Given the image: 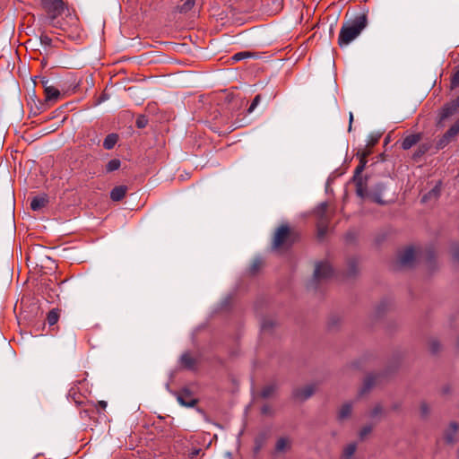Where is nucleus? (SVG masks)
I'll return each instance as SVG.
<instances>
[{
  "label": "nucleus",
  "mask_w": 459,
  "mask_h": 459,
  "mask_svg": "<svg viewBox=\"0 0 459 459\" xmlns=\"http://www.w3.org/2000/svg\"><path fill=\"white\" fill-rule=\"evenodd\" d=\"M260 101H261V96L258 94V95H256V96L254 98V100H253V101H252V103H251L250 107H249V108H248V109H247V112H248V113H252V112L255 110V108L258 106V104L260 103Z\"/></svg>",
  "instance_id": "obj_31"
},
{
  "label": "nucleus",
  "mask_w": 459,
  "mask_h": 459,
  "mask_svg": "<svg viewBox=\"0 0 459 459\" xmlns=\"http://www.w3.org/2000/svg\"><path fill=\"white\" fill-rule=\"evenodd\" d=\"M432 350L436 351L437 349L435 346H433Z\"/></svg>",
  "instance_id": "obj_49"
},
{
  "label": "nucleus",
  "mask_w": 459,
  "mask_h": 459,
  "mask_svg": "<svg viewBox=\"0 0 459 459\" xmlns=\"http://www.w3.org/2000/svg\"><path fill=\"white\" fill-rule=\"evenodd\" d=\"M261 449V444H257L255 447V453L257 454Z\"/></svg>",
  "instance_id": "obj_45"
},
{
  "label": "nucleus",
  "mask_w": 459,
  "mask_h": 459,
  "mask_svg": "<svg viewBox=\"0 0 459 459\" xmlns=\"http://www.w3.org/2000/svg\"><path fill=\"white\" fill-rule=\"evenodd\" d=\"M333 270L328 262H318L316 264L314 271V279L316 281H323L332 277Z\"/></svg>",
  "instance_id": "obj_5"
},
{
  "label": "nucleus",
  "mask_w": 459,
  "mask_h": 459,
  "mask_svg": "<svg viewBox=\"0 0 459 459\" xmlns=\"http://www.w3.org/2000/svg\"><path fill=\"white\" fill-rule=\"evenodd\" d=\"M42 5L51 19H56L65 10V4L62 0H42Z\"/></svg>",
  "instance_id": "obj_3"
},
{
  "label": "nucleus",
  "mask_w": 459,
  "mask_h": 459,
  "mask_svg": "<svg viewBox=\"0 0 459 459\" xmlns=\"http://www.w3.org/2000/svg\"><path fill=\"white\" fill-rule=\"evenodd\" d=\"M416 255L412 247H407L399 254L398 263L401 266L409 267L411 266Z\"/></svg>",
  "instance_id": "obj_8"
},
{
  "label": "nucleus",
  "mask_w": 459,
  "mask_h": 459,
  "mask_svg": "<svg viewBox=\"0 0 459 459\" xmlns=\"http://www.w3.org/2000/svg\"><path fill=\"white\" fill-rule=\"evenodd\" d=\"M48 81H42L44 85V91L46 95V100L49 101H56L60 97V91L54 86L48 85Z\"/></svg>",
  "instance_id": "obj_11"
},
{
  "label": "nucleus",
  "mask_w": 459,
  "mask_h": 459,
  "mask_svg": "<svg viewBox=\"0 0 459 459\" xmlns=\"http://www.w3.org/2000/svg\"><path fill=\"white\" fill-rule=\"evenodd\" d=\"M181 365L188 369L194 368L195 365V359L189 353H184L180 358Z\"/></svg>",
  "instance_id": "obj_19"
},
{
  "label": "nucleus",
  "mask_w": 459,
  "mask_h": 459,
  "mask_svg": "<svg viewBox=\"0 0 459 459\" xmlns=\"http://www.w3.org/2000/svg\"><path fill=\"white\" fill-rule=\"evenodd\" d=\"M252 53L250 52H238V53H236L233 56H232V59L235 60V61H240L242 59H245V58H247V57H250L252 56Z\"/></svg>",
  "instance_id": "obj_30"
},
{
  "label": "nucleus",
  "mask_w": 459,
  "mask_h": 459,
  "mask_svg": "<svg viewBox=\"0 0 459 459\" xmlns=\"http://www.w3.org/2000/svg\"><path fill=\"white\" fill-rule=\"evenodd\" d=\"M368 19L365 14H359L353 20L344 22L340 30L338 44L341 48L347 47L367 27Z\"/></svg>",
  "instance_id": "obj_1"
},
{
  "label": "nucleus",
  "mask_w": 459,
  "mask_h": 459,
  "mask_svg": "<svg viewBox=\"0 0 459 459\" xmlns=\"http://www.w3.org/2000/svg\"><path fill=\"white\" fill-rule=\"evenodd\" d=\"M430 148V143H421L419 145L417 151L413 154V158L416 160L417 158L424 155Z\"/></svg>",
  "instance_id": "obj_25"
},
{
  "label": "nucleus",
  "mask_w": 459,
  "mask_h": 459,
  "mask_svg": "<svg viewBox=\"0 0 459 459\" xmlns=\"http://www.w3.org/2000/svg\"><path fill=\"white\" fill-rule=\"evenodd\" d=\"M290 439L288 437H280L275 444L276 453H285L290 448Z\"/></svg>",
  "instance_id": "obj_16"
},
{
  "label": "nucleus",
  "mask_w": 459,
  "mask_h": 459,
  "mask_svg": "<svg viewBox=\"0 0 459 459\" xmlns=\"http://www.w3.org/2000/svg\"><path fill=\"white\" fill-rule=\"evenodd\" d=\"M98 404L102 409H105L107 407V402L105 401H100Z\"/></svg>",
  "instance_id": "obj_44"
},
{
  "label": "nucleus",
  "mask_w": 459,
  "mask_h": 459,
  "mask_svg": "<svg viewBox=\"0 0 459 459\" xmlns=\"http://www.w3.org/2000/svg\"><path fill=\"white\" fill-rule=\"evenodd\" d=\"M459 426L456 422H451L445 432V440L448 444H455L459 441L458 436Z\"/></svg>",
  "instance_id": "obj_10"
},
{
  "label": "nucleus",
  "mask_w": 459,
  "mask_h": 459,
  "mask_svg": "<svg viewBox=\"0 0 459 459\" xmlns=\"http://www.w3.org/2000/svg\"><path fill=\"white\" fill-rule=\"evenodd\" d=\"M454 255H455V258L459 259V253L455 252V253L454 254Z\"/></svg>",
  "instance_id": "obj_46"
},
{
  "label": "nucleus",
  "mask_w": 459,
  "mask_h": 459,
  "mask_svg": "<svg viewBox=\"0 0 459 459\" xmlns=\"http://www.w3.org/2000/svg\"><path fill=\"white\" fill-rule=\"evenodd\" d=\"M118 141V135L117 134H109L106 136L103 141V147L106 150H111L114 148Z\"/></svg>",
  "instance_id": "obj_18"
},
{
  "label": "nucleus",
  "mask_w": 459,
  "mask_h": 459,
  "mask_svg": "<svg viewBox=\"0 0 459 459\" xmlns=\"http://www.w3.org/2000/svg\"><path fill=\"white\" fill-rule=\"evenodd\" d=\"M379 136H372L370 140L368 142L367 147H372L378 142Z\"/></svg>",
  "instance_id": "obj_40"
},
{
  "label": "nucleus",
  "mask_w": 459,
  "mask_h": 459,
  "mask_svg": "<svg viewBox=\"0 0 459 459\" xmlns=\"http://www.w3.org/2000/svg\"><path fill=\"white\" fill-rule=\"evenodd\" d=\"M147 125V120L144 117H138L136 120V126L138 128H143Z\"/></svg>",
  "instance_id": "obj_37"
},
{
  "label": "nucleus",
  "mask_w": 459,
  "mask_h": 459,
  "mask_svg": "<svg viewBox=\"0 0 459 459\" xmlns=\"http://www.w3.org/2000/svg\"><path fill=\"white\" fill-rule=\"evenodd\" d=\"M420 412L423 417H426L429 412V408L426 403L420 404Z\"/></svg>",
  "instance_id": "obj_38"
},
{
  "label": "nucleus",
  "mask_w": 459,
  "mask_h": 459,
  "mask_svg": "<svg viewBox=\"0 0 459 459\" xmlns=\"http://www.w3.org/2000/svg\"><path fill=\"white\" fill-rule=\"evenodd\" d=\"M315 393V386L308 385L303 388H299L294 391V396L300 400H307Z\"/></svg>",
  "instance_id": "obj_13"
},
{
  "label": "nucleus",
  "mask_w": 459,
  "mask_h": 459,
  "mask_svg": "<svg viewBox=\"0 0 459 459\" xmlns=\"http://www.w3.org/2000/svg\"><path fill=\"white\" fill-rule=\"evenodd\" d=\"M269 411H270V408L267 405H264V406L262 407V413L263 414H267V413H269Z\"/></svg>",
  "instance_id": "obj_43"
},
{
  "label": "nucleus",
  "mask_w": 459,
  "mask_h": 459,
  "mask_svg": "<svg viewBox=\"0 0 459 459\" xmlns=\"http://www.w3.org/2000/svg\"><path fill=\"white\" fill-rule=\"evenodd\" d=\"M40 42L45 46H50L52 39L47 35L40 36Z\"/></svg>",
  "instance_id": "obj_39"
},
{
  "label": "nucleus",
  "mask_w": 459,
  "mask_h": 459,
  "mask_svg": "<svg viewBox=\"0 0 459 459\" xmlns=\"http://www.w3.org/2000/svg\"><path fill=\"white\" fill-rule=\"evenodd\" d=\"M370 149L369 147H366L362 151H359L358 152V155L359 156V160H367V157L370 154Z\"/></svg>",
  "instance_id": "obj_35"
},
{
  "label": "nucleus",
  "mask_w": 459,
  "mask_h": 459,
  "mask_svg": "<svg viewBox=\"0 0 459 459\" xmlns=\"http://www.w3.org/2000/svg\"><path fill=\"white\" fill-rule=\"evenodd\" d=\"M452 140L444 134L437 142L436 148L437 150L444 149Z\"/></svg>",
  "instance_id": "obj_27"
},
{
  "label": "nucleus",
  "mask_w": 459,
  "mask_h": 459,
  "mask_svg": "<svg viewBox=\"0 0 459 459\" xmlns=\"http://www.w3.org/2000/svg\"><path fill=\"white\" fill-rule=\"evenodd\" d=\"M451 140L455 139L459 134V118L445 133Z\"/></svg>",
  "instance_id": "obj_23"
},
{
  "label": "nucleus",
  "mask_w": 459,
  "mask_h": 459,
  "mask_svg": "<svg viewBox=\"0 0 459 459\" xmlns=\"http://www.w3.org/2000/svg\"><path fill=\"white\" fill-rule=\"evenodd\" d=\"M255 270H256V264H254L253 271H255Z\"/></svg>",
  "instance_id": "obj_47"
},
{
  "label": "nucleus",
  "mask_w": 459,
  "mask_h": 459,
  "mask_svg": "<svg viewBox=\"0 0 459 459\" xmlns=\"http://www.w3.org/2000/svg\"><path fill=\"white\" fill-rule=\"evenodd\" d=\"M273 326V322L272 320H269V319L263 320V322L261 324L262 331L269 330Z\"/></svg>",
  "instance_id": "obj_36"
},
{
  "label": "nucleus",
  "mask_w": 459,
  "mask_h": 459,
  "mask_svg": "<svg viewBox=\"0 0 459 459\" xmlns=\"http://www.w3.org/2000/svg\"><path fill=\"white\" fill-rule=\"evenodd\" d=\"M459 102H454L451 104L446 105L439 113V119L437 121L438 127H444V122L450 117H452L458 109Z\"/></svg>",
  "instance_id": "obj_7"
},
{
  "label": "nucleus",
  "mask_w": 459,
  "mask_h": 459,
  "mask_svg": "<svg viewBox=\"0 0 459 459\" xmlns=\"http://www.w3.org/2000/svg\"><path fill=\"white\" fill-rule=\"evenodd\" d=\"M327 204L322 203L316 210V215L319 217L317 221V234L319 238H323L328 230V219L325 216Z\"/></svg>",
  "instance_id": "obj_4"
},
{
  "label": "nucleus",
  "mask_w": 459,
  "mask_h": 459,
  "mask_svg": "<svg viewBox=\"0 0 459 459\" xmlns=\"http://www.w3.org/2000/svg\"><path fill=\"white\" fill-rule=\"evenodd\" d=\"M178 402L184 406L193 407L196 403V400L192 398L188 394L182 393L178 395Z\"/></svg>",
  "instance_id": "obj_17"
},
{
  "label": "nucleus",
  "mask_w": 459,
  "mask_h": 459,
  "mask_svg": "<svg viewBox=\"0 0 459 459\" xmlns=\"http://www.w3.org/2000/svg\"><path fill=\"white\" fill-rule=\"evenodd\" d=\"M351 413V403H344L339 412H338V419L342 420L347 419Z\"/></svg>",
  "instance_id": "obj_22"
},
{
  "label": "nucleus",
  "mask_w": 459,
  "mask_h": 459,
  "mask_svg": "<svg viewBox=\"0 0 459 459\" xmlns=\"http://www.w3.org/2000/svg\"><path fill=\"white\" fill-rule=\"evenodd\" d=\"M375 383V377L373 376H368L364 384V389L363 392L368 390Z\"/></svg>",
  "instance_id": "obj_33"
},
{
  "label": "nucleus",
  "mask_w": 459,
  "mask_h": 459,
  "mask_svg": "<svg viewBox=\"0 0 459 459\" xmlns=\"http://www.w3.org/2000/svg\"><path fill=\"white\" fill-rule=\"evenodd\" d=\"M372 430V427L370 425H367L361 429L359 431L360 439H364Z\"/></svg>",
  "instance_id": "obj_34"
},
{
  "label": "nucleus",
  "mask_w": 459,
  "mask_h": 459,
  "mask_svg": "<svg viewBox=\"0 0 459 459\" xmlns=\"http://www.w3.org/2000/svg\"><path fill=\"white\" fill-rule=\"evenodd\" d=\"M421 139L420 134H409L407 135L402 142V148L403 150H409L413 145L418 143Z\"/></svg>",
  "instance_id": "obj_14"
},
{
  "label": "nucleus",
  "mask_w": 459,
  "mask_h": 459,
  "mask_svg": "<svg viewBox=\"0 0 459 459\" xmlns=\"http://www.w3.org/2000/svg\"><path fill=\"white\" fill-rule=\"evenodd\" d=\"M439 194H440V186L438 184L431 191H429L427 195H425L422 197V202L425 203V202H427L428 199H429L431 197L437 198L439 195Z\"/></svg>",
  "instance_id": "obj_28"
},
{
  "label": "nucleus",
  "mask_w": 459,
  "mask_h": 459,
  "mask_svg": "<svg viewBox=\"0 0 459 459\" xmlns=\"http://www.w3.org/2000/svg\"><path fill=\"white\" fill-rule=\"evenodd\" d=\"M459 86V69L455 72L451 78V88L455 89Z\"/></svg>",
  "instance_id": "obj_32"
},
{
  "label": "nucleus",
  "mask_w": 459,
  "mask_h": 459,
  "mask_svg": "<svg viewBox=\"0 0 459 459\" xmlns=\"http://www.w3.org/2000/svg\"><path fill=\"white\" fill-rule=\"evenodd\" d=\"M121 166V161L118 159L110 160L106 165V171L108 173L117 170Z\"/></svg>",
  "instance_id": "obj_24"
},
{
  "label": "nucleus",
  "mask_w": 459,
  "mask_h": 459,
  "mask_svg": "<svg viewBox=\"0 0 459 459\" xmlns=\"http://www.w3.org/2000/svg\"><path fill=\"white\" fill-rule=\"evenodd\" d=\"M72 392H73V388H71V389L69 390V395H71Z\"/></svg>",
  "instance_id": "obj_48"
},
{
  "label": "nucleus",
  "mask_w": 459,
  "mask_h": 459,
  "mask_svg": "<svg viewBox=\"0 0 459 459\" xmlns=\"http://www.w3.org/2000/svg\"><path fill=\"white\" fill-rule=\"evenodd\" d=\"M368 160H359V164L355 169L354 181L356 183V194L363 198L366 195V184L363 179L359 177L360 173L364 170Z\"/></svg>",
  "instance_id": "obj_6"
},
{
  "label": "nucleus",
  "mask_w": 459,
  "mask_h": 459,
  "mask_svg": "<svg viewBox=\"0 0 459 459\" xmlns=\"http://www.w3.org/2000/svg\"><path fill=\"white\" fill-rule=\"evenodd\" d=\"M385 190V186L384 184L379 183L375 186V187L368 193L366 190V195L363 197H369L374 203H377L378 204H385V202L382 198V195Z\"/></svg>",
  "instance_id": "obj_9"
},
{
  "label": "nucleus",
  "mask_w": 459,
  "mask_h": 459,
  "mask_svg": "<svg viewBox=\"0 0 459 459\" xmlns=\"http://www.w3.org/2000/svg\"><path fill=\"white\" fill-rule=\"evenodd\" d=\"M298 233L287 224L279 226L273 237L272 249L274 251L290 248L298 239Z\"/></svg>",
  "instance_id": "obj_2"
},
{
  "label": "nucleus",
  "mask_w": 459,
  "mask_h": 459,
  "mask_svg": "<svg viewBox=\"0 0 459 459\" xmlns=\"http://www.w3.org/2000/svg\"><path fill=\"white\" fill-rule=\"evenodd\" d=\"M48 203L47 195H37L32 198L30 202V209L32 211H39L45 207Z\"/></svg>",
  "instance_id": "obj_12"
},
{
  "label": "nucleus",
  "mask_w": 459,
  "mask_h": 459,
  "mask_svg": "<svg viewBox=\"0 0 459 459\" xmlns=\"http://www.w3.org/2000/svg\"><path fill=\"white\" fill-rule=\"evenodd\" d=\"M275 391V386L273 385H269L264 386L261 391V395L264 398L270 397Z\"/></svg>",
  "instance_id": "obj_29"
},
{
  "label": "nucleus",
  "mask_w": 459,
  "mask_h": 459,
  "mask_svg": "<svg viewBox=\"0 0 459 459\" xmlns=\"http://www.w3.org/2000/svg\"><path fill=\"white\" fill-rule=\"evenodd\" d=\"M126 191L127 187L125 186H116L110 192V198L115 202L121 201L125 197Z\"/></svg>",
  "instance_id": "obj_15"
},
{
  "label": "nucleus",
  "mask_w": 459,
  "mask_h": 459,
  "mask_svg": "<svg viewBox=\"0 0 459 459\" xmlns=\"http://www.w3.org/2000/svg\"><path fill=\"white\" fill-rule=\"evenodd\" d=\"M59 309L57 308H53L51 309L48 313V316H47V322L48 324L52 326L54 325H56L57 322H58V319H59V316H60V313H59Z\"/></svg>",
  "instance_id": "obj_20"
},
{
  "label": "nucleus",
  "mask_w": 459,
  "mask_h": 459,
  "mask_svg": "<svg viewBox=\"0 0 459 459\" xmlns=\"http://www.w3.org/2000/svg\"><path fill=\"white\" fill-rule=\"evenodd\" d=\"M195 5V1L194 0H186L185 3L181 5H178L177 7V10L179 12V13H187L188 11H190Z\"/></svg>",
  "instance_id": "obj_26"
},
{
  "label": "nucleus",
  "mask_w": 459,
  "mask_h": 459,
  "mask_svg": "<svg viewBox=\"0 0 459 459\" xmlns=\"http://www.w3.org/2000/svg\"><path fill=\"white\" fill-rule=\"evenodd\" d=\"M353 122V114L352 112H350V117H349V131L351 130V126Z\"/></svg>",
  "instance_id": "obj_42"
},
{
  "label": "nucleus",
  "mask_w": 459,
  "mask_h": 459,
  "mask_svg": "<svg viewBox=\"0 0 459 459\" xmlns=\"http://www.w3.org/2000/svg\"><path fill=\"white\" fill-rule=\"evenodd\" d=\"M357 449L356 443H351L347 445L342 451L343 459H351Z\"/></svg>",
  "instance_id": "obj_21"
},
{
  "label": "nucleus",
  "mask_w": 459,
  "mask_h": 459,
  "mask_svg": "<svg viewBox=\"0 0 459 459\" xmlns=\"http://www.w3.org/2000/svg\"><path fill=\"white\" fill-rule=\"evenodd\" d=\"M382 412V408L380 405H377L373 411H371V416L372 417H376L377 416L378 414H380Z\"/></svg>",
  "instance_id": "obj_41"
}]
</instances>
